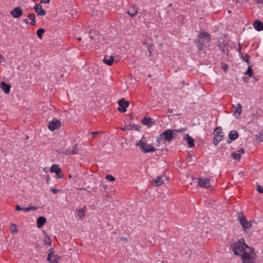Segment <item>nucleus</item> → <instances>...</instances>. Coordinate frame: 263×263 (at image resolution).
I'll return each mask as SVG.
<instances>
[{
  "mask_svg": "<svg viewBox=\"0 0 263 263\" xmlns=\"http://www.w3.org/2000/svg\"><path fill=\"white\" fill-rule=\"evenodd\" d=\"M143 125H147L149 127L153 125L154 122L153 121V119L150 117H145L141 121Z\"/></svg>",
  "mask_w": 263,
  "mask_h": 263,
  "instance_id": "4468645a",
  "label": "nucleus"
},
{
  "mask_svg": "<svg viewBox=\"0 0 263 263\" xmlns=\"http://www.w3.org/2000/svg\"><path fill=\"white\" fill-rule=\"evenodd\" d=\"M90 38H91V39H93V37H92V36H90Z\"/></svg>",
  "mask_w": 263,
  "mask_h": 263,
  "instance_id": "e2e57ef3",
  "label": "nucleus"
},
{
  "mask_svg": "<svg viewBox=\"0 0 263 263\" xmlns=\"http://www.w3.org/2000/svg\"><path fill=\"white\" fill-rule=\"evenodd\" d=\"M46 218L43 216L39 217L37 219V227L39 228H41L46 223Z\"/></svg>",
  "mask_w": 263,
  "mask_h": 263,
  "instance_id": "2eb2a0df",
  "label": "nucleus"
},
{
  "mask_svg": "<svg viewBox=\"0 0 263 263\" xmlns=\"http://www.w3.org/2000/svg\"><path fill=\"white\" fill-rule=\"evenodd\" d=\"M256 2L257 3L259 4H262L263 3V0H256Z\"/></svg>",
  "mask_w": 263,
  "mask_h": 263,
  "instance_id": "603ef678",
  "label": "nucleus"
},
{
  "mask_svg": "<svg viewBox=\"0 0 263 263\" xmlns=\"http://www.w3.org/2000/svg\"><path fill=\"white\" fill-rule=\"evenodd\" d=\"M45 244L50 246L51 245V241L50 237H47V239L45 240Z\"/></svg>",
  "mask_w": 263,
  "mask_h": 263,
  "instance_id": "ea45409f",
  "label": "nucleus"
},
{
  "mask_svg": "<svg viewBox=\"0 0 263 263\" xmlns=\"http://www.w3.org/2000/svg\"><path fill=\"white\" fill-rule=\"evenodd\" d=\"M137 8L136 6H133L131 7L129 10L127 11V13L130 15L131 16H134L137 13Z\"/></svg>",
  "mask_w": 263,
  "mask_h": 263,
  "instance_id": "f3484780",
  "label": "nucleus"
},
{
  "mask_svg": "<svg viewBox=\"0 0 263 263\" xmlns=\"http://www.w3.org/2000/svg\"><path fill=\"white\" fill-rule=\"evenodd\" d=\"M228 143H231V141H228Z\"/></svg>",
  "mask_w": 263,
  "mask_h": 263,
  "instance_id": "680f3d73",
  "label": "nucleus"
},
{
  "mask_svg": "<svg viewBox=\"0 0 263 263\" xmlns=\"http://www.w3.org/2000/svg\"><path fill=\"white\" fill-rule=\"evenodd\" d=\"M28 17L29 20H31V22L30 23V24L31 26H34L36 24V22L35 20V15L34 13H30L28 15Z\"/></svg>",
  "mask_w": 263,
  "mask_h": 263,
  "instance_id": "4be33fe9",
  "label": "nucleus"
},
{
  "mask_svg": "<svg viewBox=\"0 0 263 263\" xmlns=\"http://www.w3.org/2000/svg\"><path fill=\"white\" fill-rule=\"evenodd\" d=\"M50 172L51 173H62V170L59 166L57 164H53L50 168Z\"/></svg>",
  "mask_w": 263,
  "mask_h": 263,
  "instance_id": "412c9836",
  "label": "nucleus"
},
{
  "mask_svg": "<svg viewBox=\"0 0 263 263\" xmlns=\"http://www.w3.org/2000/svg\"><path fill=\"white\" fill-rule=\"evenodd\" d=\"M231 157L234 160H240V159L241 158V155L239 154H237L236 153H232L231 154Z\"/></svg>",
  "mask_w": 263,
  "mask_h": 263,
  "instance_id": "72a5a7b5",
  "label": "nucleus"
},
{
  "mask_svg": "<svg viewBox=\"0 0 263 263\" xmlns=\"http://www.w3.org/2000/svg\"><path fill=\"white\" fill-rule=\"evenodd\" d=\"M68 177L70 178L72 177V176L71 175H69Z\"/></svg>",
  "mask_w": 263,
  "mask_h": 263,
  "instance_id": "4d7b16f0",
  "label": "nucleus"
},
{
  "mask_svg": "<svg viewBox=\"0 0 263 263\" xmlns=\"http://www.w3.org/2000/svg\"><path fill=\"white\" fill-rule=\"evenodd\" d=\"M10 13L14 18H18L22 15L23 12L21 8L18 7L13 9Z\"/></svg>",
  "mask_w": 263,
  "mask_h": 263,
  "instance_id": "9b49d317",
  "label": "nucleus"
},
{
  "mask_svg": "<svg viewBox=\"0 0 263 263\" xmlns=\"http://www.w3.org/2000/svg\"><path fill=\"white\" fill-rule=\"evenodd\" d=\"M23 22L26 24H28L29 23V22L27 18L24 19L23 20Z\"/></svg>",
  "mask_w": 263,
  "mask_h": 263,
  "instance_id": "3c124183",
  "label": "nucleus"
},
{
  "mask_svg": "<svg viewBox=\"0 0 263 263\" xmlns=\"http://www.w3.org/2000/svg\"><path fill=\"white\" fill-rule=\"evenodd\" d=\"M132 118H133V116L132 115L131 117H130V119H132Z\"/></svg>",
  "mask_w": 263,
  "mask_h": 263,
  "instance_id": "338daca9",
  "label": "nucleus"
},
{
  "mask_svg": "<svg viewBox=\"0 0 263 263\" xmlns=\"http://www.w3.org/2000/svg\"><path fill=\"white\" fill-rule=\"evenodd\" d=\"M244 80H245V82H246V81H247V78H245V79H244Z\"/></svg>",
  "mask_w": 263,
  "mask_h": 263,
  "instance_id": "052dcab7",
  "label": "nucleus"
},
{
  "mask_svg": "<svg viewBox=\"0 0 263 263\" xmlns=\"http://www.w3.org/2000/svg\"><path fill=\"white\" fill-rule=\"evenodd\" d=\"M56 175L58 176L59 178H62L63 177V175H61L62 173H55Z\"/></svg>",
  "mask_w": 263,
  "mask_h": 263,
  "instance_id": "a18cd8bd",
  "label": "nucleus"
},
{
  "mask_svg": "<svg viewBox=\"0 0 263 263\" xmlns=\"http://www.w3.org/2000/svg\"><path fill=\"white\" fill-rule=\"evenodd\" d=\"M161 136H163L165 140L170 142L174 138V131L172 129H167L163 132Z\"/></svg>",
  "mask_w": 263,
  "mask_h": 263,
  "instance_id": "0eeeda50",
  "label": "nucleus"
},
{
  "mask_svg": "<svg viewBox=\"0 0 263 263\" xmlns=\"http://www.w3.org/2000/svg\"><path fill=\"white\" fill-rule=\"evenodd\" d=\"M184 140L187 142L190 147H193L195 146L194 139L189 135L184 137Z\"/></svg>",
  "mask_w": 263,
  "mask_h": 263,
  "instance_id": "ddd939ff",
  "label": "nucleus"
},
{
  "mask_svg": "<svg viewBox=\"0 0 263 263\" xmlns=\"http://www.w3.org/2000/svg\"><path fill=\"white\" fill-rule=\"evenodd\" d=\"M240 256L243 263H254L256 258L254 249L251 247H248L246 251Z\"/></svg>",
  "mask_w": 263,
  "mask_h": 263,
  "instance_id": "f03ea898",
  "label": "nucleus"
},
{
  "mask_svg": "<svg viewBox=\"0 0 263 263\" xmlns=\"http://www.w3.org/2000/svg\"><path fill=\"white\" fill-rule=\"evenodd\" d=\"M49 181H50V178L49 177H47V179H46V182L47 184H48L49 183Z\"/></svg>",
  "mask_w": 263,
  "mask_h": 263,
  "instance_id": "5fc2aeb1",
  "label": "nucleus"
},
{
  "mask_svg": "<svg viewBox=\"0 0 263 263\" xmlns=\"http://www.w3.org/2000/svg\"><path fill=\"white\" fill-rule=\"evenodd\" d=\"M57 152L58 153L63 154L66 155H68L71 154V150H70L69 149L60 148V149L57 150Z\"/></svg>",
  "mask_w": 263,
  "mask_h": 263,
  "instance_id": "b1692460",
  "label": "nucleus"
},
{
  "mask_svg": "<svg viewBox=\"0 0 263 263\" xmlns=\"http://www.w3.org/2000/svg\"><path fill=\"white\" fill-rule=\"evenodd\" d=\"M0 87L3 90L5 93L8 94L10 92L11 85L9 84H7L5 82H2L0 83Z\"/></svg>",
  "mask_w": 263,
  "mask_h": 263,
  "instance_id": "f8f14e48",
  "label": "nucleus"
},
{
  "mask_svg": "<svg viewBox=\"0 0 263 263\" xmlns=\"http://www.w3.org/2000/svg\"><path fill=\"white\" fill-rule=\"evenodd\" d=\"M196 43L199 44L198 50L199 51L202 50L203 48V46H204V43H203L202 42H201L200 40H198L197 41H196Z\"/></svg>",
  "mask_w": 263,
  "mask_h": 263,
  "instance_id": "f704fd0d",
  "label": "nucleus"
},
{
  "mask_svg": "<svg viewBox=\"0 0 263 263\" xmlns=\"http://www.w3.org/2000/svg\"><path fill=\"white\" fill-rule=\"evenodd\" d=\"M137 146H139L142 152L144 153L154 152L156 151V148L151 145H148L146 143L140 140L136 144Z\"/></svg>",
  "mask_w": 263,
  "mask_h": 263,
  "instance_id": "20e7f679",
  "label": "nucleus"
},
{
  "mask_svg": "<svg viewBox=\"0 0 263 263\" xmlns=\"http://www.w3.org/2000/svg\"><path fill=\"white\" fill-rule=\"evenodd\" d=\"M10 230L12 233H16L18 232L17 226L15 224H11L10 226Z\"/></svg>",
  "mask_w": 263,
  "mask_h": 263,
  "instance_id": "7c9ffc66",
  "label": "nucleus"
},
{
  "mask_svg": "<svg viewBox=\"0 0 263 263\" xmlns=\"http://www.w3.org/2000/svg\"><path fill=\"white\" fill-rule=\"evenodd\" d=\"M4 60V58L3 56L2 55V54L0 53V61L2 62Z\"/></svg>",
  "mask_w": 263,
  "mask_h": 263,
  "instance_id": "8fccbe9b",
  "label": "nucleus"
},
{
  "mask_svg": "<svg viewBox=\"0 0 263 263\" xmlns=\"http://www.w3.org/2000/svg\"><path fill=\"white\" fill-rule=\"evenodd\" d=\"M37 208L35 206H29L27 208H22L20 205H17L15 207V210L16 211H21V210H24L25 211L28 212L31 210H36Z\"/></svg>",
  "mask_w": 263,
  "mask_h": 263,
  "instance_id": "6ab92c4d",
  "label": "nucleus"
},
{
  "mask_svg": "<svg viewBox=\"0 0 263 263\" xmlns=\"http://www.w3.org/2000/svg\"><path fill=\"white\" fill-rule=\"evenodd\" d=\"M114 61V58L112 56L110 57L109 59H107L106 57L103 59V62L109 66L112 65Z\"/></svg>",
  "mask_w": 263,
  "mask_h": 263,
  "instance_id": "5701e85b",
  "label": "nucleus"
},
{
  "mask_svg": "<svg viewBox=\"0 0 263 263\" xmlns=\"http://www.w3.org/2000/svg\"><path fill=\"white\" fill-rule=\"evenodd\" d=\"M238 220L244 232L248 233L249 235L248 230H250L252 227V222L248 221L242 213L238 214Z\"/></svg>",
  "mask_w": 263,
  "mask_h": 263,
  "instance_id": "7ed1b4c3",
  "label": "nucleus"
},
{
  "mask_svg": "<svg viewBox=\"0 0 263 263\" xmlns=\"http://www.w3.org/2000/svg\"><path fill=\"white\" fill-rule=\"evenodd\" d=\"M221 133L222 128L220 126L216 127L213 132V134L215 136L221 135L220 134Z\"/></svg>",
  "mask_w": 263,
  "mask_h": 263,
  "instance_id": "bb28decb",
  "label": "nucleus"
},
{
  "mask_svg": "<svg viewBox=\"0 0 263 263\" xmlns=\"http://www.w3.org/2000/svg\"><path fill=\"white\" fill-rule=\"evenodd\" d=\"M138 125H135L134 124L133 125L130 126L129 127V130H137L138 129Z\"/></svg>",
  "mask_w": 263,
  "mask_h": 263,
  "instance_id": "a19ab883",
  "label": "nucleus"
},
{
  "mask_svg": "<svg viewBox=\"0 0 263 263\" xmlns=\"http://www.w3.org/2000/svg\"><path fill=\"white\" fill-rule=\"evenodd\" d=\"M155 183L156 186H159L163 183V181L161 177H158L155 180Z\"/></svg>",
  "mask_w": 263,
  "mask_h": 263,
  "instance_id": "c756f323",
  "label": "nucleus"
},
{
  "mask_svg": "<svg viewBox=\"0 0 263 263\" xmlns=\"http://www.w3.org/2000/svg\"><path fill=\"white\" fill-rule=\"evenodd\" d=\"M248 247H250L246 244L245 239L241 238L233 244L232 249L236 255L240 256L246 251Z\"/></svg>",
  "mask_w": 263,
  "mask_h": 263,
  "instance_id": "f257e3e1",
  "label": "nucleus"
},
{
  "mask_svg": "<svg viewBox=\"0 0 263 263\" xmlns=\"http://www.w3.org/2000/svg\"><path fill=\"white\" fill-rule=\"evenodd\" d=\"M238 152H239V153H241V154H244V153H245V150H244L242 148H240V149L238 151Z\"/></svg>",
  "mask_w": 263,
  "mask_h": 263,
  "instance_id": "09e8293b",
  "label": "nucleus"
},
{
  "mask_svg": "<svg viewBox=\"0 0 263 263\" xmlns=\"http://www.w3.org/2000/svg\"><path fill=\"white\" fill-rule=\"evenodd\" d=\"M85 216V212L83 209H80L78 210V216L80 218H83Z\"/></svg>",
  "mask_w": 263,
  "mask_h": 263,
  "instance_id": "473e14b6",
  "label": "nucleus"
},
{
  "mask_svg": "<svg viewBox=\"0 0 263 263\" xmlns=\"http://www.w3.org/2000/svg\"><path fill=\"white\" fill-rule=\"evenodd\" d=\"M244 80H245V82H246V81H247V78H245V79H244Z\"/></svg>",
  "mask_w": 263,
  "mask_h": 263,
  "instance_id": "bf43d9fd",
  "label": "nucleus"
},
{
  "mask_svg": "<svg viewBox=\"0 0 263 263\" xmlns=\"http://www.w3.org/2000/svg\"><path fill=\"white\" fill-rule=\"evenodd\" d=\"M106 179L111 182H113L115 180V178L110 175H108L106 176Z\"/></svg>",
  "mask_w": 263,
  "mask_h": 263,
  "instance_id": "e433bc0d",
  "label": "nucleus"
},
{
  "mask_svg": "<svg viewBox=\"0 0 263 263\" xmlns=\"http://www.w3.org/2000/svg\"><path fill=\"white\" fill-rule=\"evenodd\" d=\"M79 151V149L78 148V144L76 143L74 145V146L72 148V149L71 150V154L76 155L78 153Z\"/></svg>",
  "mask_w": 263,
  "mask_h": 263,
  "instance_id": "cd10ccee",
  "label": "nucleus"
},
{
  "mask_svg": "<svg viewBox=\"0 0 263 263\" xmlns=\"http://www.w3.org/2000/svg\"><path fill=\"white\" fill-rule=\"evenodd\" d=\"M101 133V132H95L89 133V134L93 135V137H94L95 136V135L99 134Z\"/></svg>",
  "mask_w": 263,
  "mask_h": 263,
  "instance_id": "79ce46f5",
  "label": "nucleus"
},
{
  "mask_svg": "<svg viewBox=\"0 0 263 263\" xmlns=\"http://www.w3.org/2000/svg\"><path fill=\"white\" fill-rule=\"evenodd\" d=\"M51 253H49L48 255L47 259H48V260L50 262V263H58V262L56 260L51 261Z\"/></svg>",
  "mask_w": 263,
  "mask_h": 263,
  "instance_id": "58836bf2",
  "label": "nucleus"
},
{
  "mask_svg": "<svg viewBox=\"0 0 263 263\" xmlns=\"http://www.w3.org/2000/svg\"><path fill=\"white\" fill-rule=\"evenodd\" d=\"M45 32V30L44 28H40L37 30L36 34L40 39H42L43 35Z\"/></svg>",
  "mask_w": 263,
  "mask_h": 263,
  "instance_id": "393cba45",
  "label": "nucleus"
},
{
  "mask_svg": "<svg viewBox=\"0 0 263 263\" xmlns=\"http://www.w3.org/2000/svg\"><path fill=\"white\" fill-rule=\"evenodd\" d=\"M228 12H229V13H231V11H228Z\"/></svg>",
  "mask_w": 263,
  "mask_h": 263,
  "instance_id": "0e129e2a",
  "label": "nucleus"
},
{
  "mask_svg": "<svg viewBox=\"0 0 263 263\" xmlns=\"http://www.w3.org/2000/svg\"><path fill=\"white\" fill-rule=\"evenodd\" d=\"M222 69L224 71H226L228 69V66L226 64H223V66L222 67Z\"/></svg>",
  "mask_w": 263,
  "mask_h": 263,
  "instance_id": "de8ad7c7",
  "label": "nucleus"
},
{
  "mask_svg": "<svg viewBox=\"0 0 263 263\" xmlns=\"http://www.w3.org/2000/svg\"><path fill=\"white\" fill-rule=\"evenodd\" d=\"M120 239L124 241H127L128 240L127 237H121L120 238Z\"/></svg>",
  "mask_w": 263,
  "mask_h": 263,
  "instance_id": "864d4df0",
  "label": "nucleus"
},
{
  "mask_svg": "<svg viewBox=\"0 0 263 263\" xmlns=\"http://www.w3.org/2000/svg\"><path fill=\"white\" fill-rule=\"evenodd\" d=\"M253 26L255 29L258 31L263 30V23L260 21L256 20L253 23Z\"/></svg>",
  "mask_w": 263,
  "mask_h": 263,
  "instance_id": "dca6fc26",
  "label": "nucleus"
},
{
  "mask_svg": "<svg viewBox=\"0 0 263 263\" xmlns=\"http://www.w3.org/2000/svg\"><path fill=\"white\" fill-rule=\"evenodd\" d=\"M256 190L259 193H263V187H261L260 185H257L256 186Z\"/></svg>",
  "mask_w": 263,
  "mask_h": 263,
  "instance_id": "4c0bfd02",
  "label": "nucleus"
},
{
  "mask_svg": "<svg viewBox=\"0 0 263 263\" xmlns=\"http://www.w3.org/2000/svg\"><path fill=\"white\" fill-rule=\"evenodd\" d=\"M238 133L236 130H232L229 134V138L231 140H235L238 137Z\"/></svg>",
  "mask_w": 263,
  "mask_h": 263,
  "instance_id": "a211bd4d",
  "label": "nucleus"
},
{
  "mask_svg": "<svg viewBox=\"0 0 263 263\" xmlns=\"http://www.w3.org/2000/svg\"><path fill=\"white\" fill-rule=\"evenodd\" d=\"M199 40L203 43L210 42L211 41L210 34L208 32H200L198 34Z\"/></svg>",
  "mask_w": 263,
  "mask_h": 263,
  "instance_id": "423d86ee",
  "label": "nucleus"
},
{
  "mask_svg": "<svg viewBox=\"0 0 263 263\" xmlns=\"http://www.w3.org/2000/svg\"><path fill=\"white\" fill-rule=\"evenodd\" d=\"M172 6V4H171H171L169 5V6L171 7Z\"/></svg>",
  "mask_w": 263,
  "mask_h": 263,
  "instance_id": "13d9d810",
  "label": "nucleus"
},
{
  "mask_svg": "<svg viewBox=\"0 0 263 263\" xmlns=\"http://www.w3.org/2000/svg\"><path fill=\"white\" fill-rule=\"evenodd\" d=\"M50 2V0H41V3H43V4H49Z\"/></svg>",
  "mask_w": 263,
  "mask_h": 263,
  "instance_id": "37998d69",
  "label": "nucleus"
},
{
  "mask_svg": "<svg viewBox=\"0 0 263 263\" xmlns=\"http://www.w3.org/2000/svg\"><path fill=\"white\" fill-rule=\"evenodd\" d=\"M81 39H81V37H78V38H77V40H78V41H81Z\"/></svg>",
  "mask_w": 263,
  "mask_h": 263,
  "instance_id": "6e6d98bb",
  "label": "nucleus"
},
{
  "mask_svg": "<svg viewBox=\"0 0 263 263\" xmlns=\"http://www.w3.org/2000/svg\"><path fill=\"white\" fill-rule=\"evenodd\" d=\"M241 105L240 104H238L237 105V107H236L235 110L234 111L233 113L234 114H236V113H238V116H239L241 112V111H242V109H241Z\"/></svg>",
  "mask_w": 263,
  "mask_h": 263,
  "instance_id": "c85d7f7f",
  "label": "nucleus"
},
{
  "mask_svg": "<svg viewBox=\"0 0 263 263\" xmlns=\"http://www.w3.org/2000/svg\"><path fill=\"white\" fill-rule=\"evenodd\" d=\"M60 126V122L58 119L54 118L53 120L49 123L48 128L50 130L53 131L54 129L59 128Z\"/></svg>",
  "mask_w": 263,
  "mask_h": 263,
  "instance_id": "6e6552de",
  "label": "nucleus"
},
{
  "mask_svg": "<svg viewBox=\"0 0 263 263\" xmlns=\"http://www.w3.org/2000/svg\"><path fill=\"white\" fill-rule=\"evenodd\" d=\"M220 50L223 54L226 55L228 54V46L226 44L223 45V46L220 47Z\"/></svg>",
  "mask_w": 263,
  "mask_h": 263,
  "instance_id": "a878e982",
  "label": "nucleus"
},
{
  "mask_svg": "<svg viewBox=\"0 0 263 263\" xmlns=\"http://www.w3.org/2000/svg\"><path fill=\"white\" fill-rule=\"evenodd\" d=\"M129 126L128 125H125L124 126V127H122L121 128V129L124 131L126 130H129Z\"/></svg>",
  "mask_w": 263,
  "mask_h": 263,
  "instance_id": "c03bdc74",
  "label": "nucleus"
},
{
  "mask_svg": "<svg viewBox=\"0 0 263 263\" xmlns=\"http://www.w3.org/2000/svg\"><path fill=\"white\" fill-rule=\"evenodd\" d=\"M241 58L247 63H250V60H249L250 56L248 54H245L244 56H242Z\"/></svg>",
  "mask_w": 263,
  "mask_h": 263,
  "instance_id": "c9c22d12",
  "label": "nucleus"
},
{
  "mask_svg": "<svg viewBox=\"0 0 263 263\" xmlns=\"http://www.w3.org/2000/svg\"><path fill=\"white\" fill-rule=\"evenodd\" d=\"M245 74L246 75H248L250 77H251L253 76V72L251 66H249L248 67V69L245 72Z\"/></svg>",
  "mask_w": 263,
  "mask_h": 263,
  "instance_id": "2f4dec72",
  "label": "nucleus"
},
{
  "mask_svg": "<svg viewBox=\"0 0 263 263\" xmlns=\"http://www.w3.org/2000/svg\"><path fill=\"white\" fill-rule=\"evenodd\" d=\"M118 105H119L118 110L121 112H125L126 111V108L129 105V102L126 101L124 98H122L118 101Z\"/></svg>",
  "mask_w": 263,
  "mask_h": 263,
  "instance_id": "39448f33",
  "label": "nucleus"
},
{
  "mask_svg": "<svg viewBox=\"0 0 263 263\" xmlns=\"http://www.w3.org/2000/svg\"><path fill=\"white\" fill-rule=\"evenodd\" d=\"M151 74H149V75H148V77H151Z\"/></svg>",
  "mask_w": 263,
  "mask_h": 263,
  "instance_id": "69168bd1",
  "label": "nucleus"
},
{
  "mask_svg": "<svg viewBox=\"0 0 263 263\" xmlns=\"http://www.w3.org/2000/svg\"><path fill=\"white\" fill-rule=\"evenodd\" d=\"M51 190L52 192L54 194L60 191L59 190L56 189H51Z\"/></svg>",
  "mask_w": 263,
  "mask_h": 263,
  "instance_id": "49530a36",
  "label": "nucleus"
},
{
  "mask_svg": "<svg viewBox=\"0 0 263 263\" xmlns=\"http://www.w3.org/2000/svg\"><path fill=\"white\" fill-rule=\"evenodd\" d=\"M223 139V135L215 136L213 139V144L216 146L218 144V143L220 141H222Z\"/></svg>",
  "mask_w": 263,
  "mask_h": 263,
  "instance_id": "aec40b11",
  "label": "nucleus"
},
{
  "mask_svg": "<svg viewBox=\"0 0 263 263\" xmlns=\"http://www.w3.org/2000/svg\"><path fill=\"white\" fill-rule=\"evenodd\" d=\"M34 9L39 15L44 16L46 14V11L42 8L41 4H36L34 7Z\"/></svg>",
  "mask_w": 263,
  "mask_h": 263,
  "instance_id": "9d476101",
  "label": "nucleus"
},
{
  "mask_svg": "<svg viewBox=\"0 0 263 263\" xmlns=\"http://www.w3.org/2000/svg\"><path fill=\"white\" fill-rule=\"evenodd\" d=\"M198 185L200 187L209 188L211 186L210 180L208 178L198 179Z\"/></svg>",
  "mask_w": 263,
  "mask_h": 263,
  "instance_id": "1a4fd4ad",
  "label": "nucleus"
}]
</instances>
